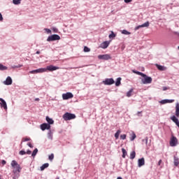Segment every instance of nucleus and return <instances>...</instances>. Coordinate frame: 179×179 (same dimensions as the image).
I'll use <instances>...</instances> for the list:
<instances>
[{"instance_id": "obj_29", "label": "nucleus", "mask_w": 179, "mask_h": 179, "mask_svg": "<svg viewBox=\"0 0 179 179\" xmlns=\"http://www.w3.org/2000/svg\"><path fill=\"white\" fill-rule=\"evenodd\" d=\"M38 152V150L37 148H35L31 154L32 157H35L36 155H37Z\"/></svg>"}, {"instance_id": "obj_7", "label": "nucleus", "mask_w": 179, "mask_h": 179, "mask_svg": "<svg viewBox=\"0 0 179 179\" xmlns=\"http://www.w3.org/2000/svg\"><path fill=\"white\" fill-rule=\"evenodd\" d=\"M169 143L170 146H177V144L178 143V140L177 139V137L172 136Z\"/></svg>"}, {"instance_id": "obj_61", "label": "nucleus", "mask_w": 179, "mask_h": 179, "mask_svg": "<svg viewBox=\"0 0 179 179\" xmlns=\"http://www.w3.org/2000/svg\"><path fill=\"white\" fill-rule=\"evenodd\" d=\"M178 36H179V33L178 34Z\"/></svg>"}, {"instance_id": "obj_44", "label": "nucleus", "mask_w": 179, "mask_h": 179, "mask_svg": "<svg viewBox=\"0 0 179 179\" xmlns=\"http://www.w3.org/2000/svg\"><path fill=\"white\" fill-rule=\"evenodd\" d=\"M125 3H129V2H132V0H124Z\"/></svg>"}, {"instance_id": "obj_55", "label": "nucleus", "mask_w": 179, "mask_h": 179, "mask_svg": "<svg viewBox=\"0 0 179 179\" xmlns=\"http://www.w3.org/2000/svg\"><path fill=\"white\" fill-rule=\"evenodd\" d=\"M145 143H148V137L145 138Z\"/></svg>"}, {"instance_id": "obj_30", "label": "nucleus", "mask_w": 179, "mask_h": 179, "mask_svg": "<svg viewBox=\"0 0 179 179\" xmlns=\"http://www.w3.org/2000/svg\"><path fill=\"white\" fill-rule=\"evenodd\" d=\"M20 2H22V0H13L14 5H20Z\"/></svg>"}, {"instance_id": "obj_53", "label": "nucleus", "mask_w": 179, "mask_h": 179, "mask_svg": "<svg viewBox=\"0 0 179 179\" xmlns=\"http://www.w3.org/2000/svg\"><path fill=\"white\" fill-rule=\"evenodd\" d=\"M35 100H36V101H40V99L36 98Z\"/></svg>"}, {"instance_id": "obj_3", "label": "nucleus", "mask_w": 179, "mask_h": 179, "mask_svg": "<svg viewBox=\"0 0 179 179\" xmlns=\"http://www.w3.org/2000/svg\"><path fill=\"white\" fill-rule=\"evenodd\" d=\"M75 118H76V115L73 113H66L63 115L64 121H71V120H75Z\"/></svg>"}, {"instance_id": "obj_31", "label": "nucleus", "mask_w": 179, "mask_h": 179, "mask_svg": "<svg viewBox=\"0 0 179 179\" xmlns=\"http://www.w3.org/2000/svg\"><path fill=\"white\" fill-rule=\"evenodd\" d=\"M8 67L3 66L2 64H0V71H6Z\"/></svg>"}, {"instance_id": "obj_34", "label": "nucleus", "mask_w": 179, "mask_h": 179, "mask_svg": "<svg viewBox=\"0 0 179 179\" xmlns=\"http://www.w3.org/2000/svg\"><path fill=\"white\" fill-rule=\"evenodd\" d=\"M136 138V134H135V133H133L131 135V137L130 138V140L135 141Z\"/></svg>"}, {"instance_id": "obj_24", "label": "nucleus", "mask_w": 179, "mask_h": 179, "mask_svg": "<svg viewBox=\"0 0 179 179\" xmlns=\"http://www.w3.org/2000/svg\"><path fill=\"white\" fill-rule=\"evenodd\" d=\"M122 157H123V159H125V157L127 155V150H124V148H122Z\"/></svg>"}, {"instance_id": "obj_57", "label": "nucleus", "mask_w": 179, "mask_h": 179, "mask_svg": "<svg viewBox=\"0 0 179 179\" xmlns=\"http://www.w3.org/2000/svg\"><path fill=\"white\" fill-rule=\"evenodd\" d=\"M36 54H40V51H36Z\"/></svg>"}, {"instance_id": "obj_46", "label": "nucleus", "mask_w": 179, "mask_h": 179, "mask_svg": "<svg viewBox=\"0 0 179 179\" xmlns=\"http://www.w3.org/2000/svg\"><path fill=\"white\" fill-rule=\"evenodd\" d=\"M141 27H141V25H138L135 28V30H139V29H141Z\"/></svg>"}, {"instance_id": "obj_18", "label": "nucleus", "mask_w": 179, "mask_h": 179, "mask_svg": "<svg viewBox=\"0 0 179 179\" xmlns=\"http://www.w3.org/2000/svg\"><path fill=\"white\" fill-rule=\"evenodd\" d=\"M162 104H166L167 103H174V99H164L161 101Z\"/></svg>"}, {"instance_id": "obj_48", "label": "nucleus", "mask_w": 179, "mask_h": 179, "mask_svg": "<svg viewBox=\"0 0 179 179\" xmlns=\"http://www.w3.org/2000/svg\"><path fill=\"white\" fill-rule=\"evenodd\" d=\"M27 155H31V150H27Z\"/></svg>"}, {"instance_id": "obj_13", "label": "nucleus", "mask_w": 179, "mask_h": 179, "mask_svg": "<svg viewBox=\"0 0 179 179\" xmlns=\"http://www.w3.org/2000/svg\"><path fill=\"white\" fill-rule=\"evenodd\" d=\"M108 45H110V42L106 41L101 43L100 48L106 50V48H107Z\"/></svg>"}, {"instance_id": "obj_19", "label": "nucleus", "mask_w": 179, "mask_h": 179, "mask_svg": "<svg viewBox=\"0 0 179 179\" xmlns=\"http://www.w3.org/2000/svg\"><path fill=\"white\" fill-rule=\"evenodd\" d=\"M46 121L49 125H52V124H54V120L48 116L46 117Z\"/></svg>"}, {"instance_id": "obj_37", "label": "nucleus", "mask_w": 179, "mask_h": 179, "mask_svg": "<svg viewBox=\"0 0 179 179\" xmlns=\"http://www.w3.org/2000/svg\"><path fill=\"white\" fill-rule=\"evenodd\" d=\"M120 139H122L123 141L127 139V134H122L120 136Z\"/></svg>"}, {"instance_id": "obj_28", "label": "nucleus", "mask_w": 179, "mask_h": 179, "mask_svg": "<svg viewBox=\"0 0 179 179\" xmlns=\"http://www.w3.org/2000/svg\"><path fill=\"white\" fill-rule=\"evenodd\" d=\"M120 134H121V130H117V132L115 134V139H118V138H120Z\"/></svg>"}, {"instance_id": "obj_14", "label": "nucleus", "mask_w": 179, "mask_h": 179, "mask_svg": "<svg viewBox=\"0 0 179 179\" xmlns=\"http://www.w3.org/2000/svg\"><path fill=\"white\" fill-rule=\"evenodd\" d=\"M4 85H6L7 86H9V85H12V78L10 76L7 77L6 80L3 82Z\"/></svg>"}, {"instance_id": "obj_1", "label": "nucleus", "mask_w": 179, "mask_h": 179, "mask_svg": "<svg viewBox=\"0 0 179 179\" xmlns=\"http://www.w3.org/2000/svg\"><path fill=\"white\" fill-rule=\"evenodd\" d=\"M11 167L13 169V173L16 176L18 173V174L22 171V167L20 166V164H18L17 162L13 160L11 162Z\"/></svg>"}, {"instance_id": "obj_35", "label": "nucleus", "mask_w": 179, "mask_h": 179, "mask_svg": "<svg viewBox=\"0 0 179 179\" xmlns=\"http://www.w3.org/2000/svg\"><path fill=\"white\" fill-rule=\"evenodd\" d=\"M84 52H90V48H87V46L84 47Z\"/></svg>"}, {"instance_id": "obj_45", "label": "nucleus", "mask_w": 179, "mask_h": 179, "mask_svg": "<svg viewBox=\"0 0 179 179\" xmlns=\"http://www.w3.org/2000/svg\"><path fill=\"white\" fill-rule=\"evenodd\" d=\"M1 164H3V166H5V164H6V161L2 160L1 161Z\"/></svg>"}, {"instance_id": "obj_33", "label": "nucleus", "mask_w": 179, "mask_h": 179, "mask_svg": "<svg viewBox=\"0 0 179 179\" xmlns=\"http://www.w3.org/2000/svg\"><path fill=\"white\" fill-rule=\"evenodd\" d=\"M122 34H125L126 36H128V35L131 34V32L124 29L123 31H122Z\"/></svg>"}, {"instance_id": "obj_39", "label": "nucleus", "mask_w": 179, "mask_h": 179, "mask_svg": "<svg viewBox=\"0 0 179 179\" xmlns=\"http://www.w3.org/2000/svg\"><path fill=\"white\" fill-rule=\"evenodd\" d=\"M48 138L49 139H52V133H51V131L48 132Z\"/></svg>"}, {"instance_id": "obj_51", "label": "nucleus", "mask_w": 179, "mask_h": 179, "mask_svg": "<svg viewBox=\"0 0 179 179\" xmlns=\"http://www.w3.org/2000/svg\"><path fill=\"white\" fill-rule=\"evenodd\" d=\"M28 146H29V148H33V145H31L30 143L28 144Z\"/></svg>"}, {"instance_id": "obj_52", "label": "nucleus", "mask_w": 179, "mask_h": 179, "mask_svg": "<svg viewBox=\"0 0 179 179\" xmlns=\"http://www.w3.org/2000/svg\"><path fill=\"white\" fill-rule=\"evenodd\" d=\"M163 90H164V91H166V90H167V87H163Z\"/></svg>"}, {"instance_id": "obj_60", "label": "nucleus", "mask_w": 179, "mask_h": 179, "mask_svg": "<svg viewBox=\"0 0 179 179\" xmlns=\"http://www.w3.org/2000/svg\"><path fill=\"white\" fill-rule=\"evenodd\" d=\"M56 179H59V178H57Z\"/></svg>"}, {"instance_id": "obj_17", "label": "nucleus", "mask_w": 179, "mask_h": 179, "mask_svg": "<svg viewBox=\"0 0 179 179\" xmlns=\"http://www.w3.org/2000/svg\"><path fill=\"white\" fill-rule=\"evenodd\" d=\"M155 66L159 69V71H166L167 69L166 66L159 64H155Z\"/></svg>"}, {"instance_id": "obj_21", "label": "nucleus", "mask_w": 179, "mask_h": 179, "mask_svg": "<svg viewBox=\"0 0 179 179\" xmlns=\"http://www.w3.org/2000/svg\"><path fill=\"white\" fill-rule=\"evenodd\" d=\"M136 156V152H135V151H132L130 153V159H131V160H134V159H135Z\"/></svg>"}, {"instance_id": "obj_36", "label": "nucleus", "mask_w": 179, "mask_h": 179, "mask_svg": "<svg viewBox=\"0 0 179 179\" xmlns=\"http://www.w3.org/2000/svg\"><path fill=\"white\" fill-rule=\"evenodd\" d=\"M115 37V34L113 31L109 35V38H114Z\"/></svg>"}, {"instance_id": "obj_5", "label": "nucleus", "mask_w": 179, "mask_h": 179, "mask_svg": "<svg viewBox=\"0 0 179 179\" xmlns=\"http://www.w3.org/2000/svg\"><path fill=\"white\" fill-rule=\"evenodd\" d=\"M44 72H47V69H45V68H41V69H38L36 70H33L29 71V73H43Z\"/></svg>"}, {"instance_id": "obj_41", "label": "nucleus", "mask_w": 179, "mask_h": 179, "mask_svg": "<svg viewBox=\"0 0 179 179\" xmlns=\"http://www.w3.org/2000/svg\"><path fill=\"white\" fill-rule=\"evenodd\" d=\"M52 31H53L54 33H58V29L54 27V28H52Z\"/></svg>"}, {"instance_id": "obj_43", "label": "nucleus", "mask_w": 179, "mask_h": 179, "mask_svg": "<svg viewBox=\"0 0 179 179\" xmlns=\"http://www.w3.org/2000/svg\"><path fill=\"white\" fill-rule=\"evenodd\" d=\"M3 20V17H2V14L0 13V22H2Z\"/></svg>"}, {"instance_id": "obj_2", "label": "nucleus", "mask_w": 179, "mask_h": 179, "mask_svg": "<svg viewBox=\"0 0 179 179\" xmlns=\"http://www.w3.org/2000/svg\"><path fill=\"white\" fill-rule=\"evenodd\" d=\"M142 77L143 78H141V82L143 85H149L152 83L153 80L151 77L148 76L146 74H143Z\"/></svg>"}, {"instance_id": "obj_26", "label": "nucleus", "mask_w": 179, "mask_h": 179, "mask_svg": "<svg viewBox=\"0 0 179 179\" xmlns=\"http://www.w3.org/2000/svg\"><path fill=\"white\" fill-rule=\"evenodd\" d=\"M133 73H136V75H139L140 76H143L145 73L140 72V71H136L135 70L132 71Z\"/></svg>"}, {"instance_id": "obj_15", "label": "nucleus", "mask_w": 179, "mask_h": 179, "mask_svg": "<svg viewBox=\"0 0 179 179\" xmlns=\"http://www.w3.org/2000/svg\"><path fill=\"white\" fill-rule=\"evenodd\" d=\"M138 167H142V166H145V158H141L138 161Z\"/></svg>"}, {"instance_id": "obj_27", "label": "nucleus", "mask_w": 179, "mask_h": 179, "mask_svg": "<svg viewBox=\"0 0 179 179\" xmlns=\"http://www.w3.org/2000/svg\"><path fill=\"white\" fill-rule=\"evenodd\" d=\"M132 93H134V89H131V90L127 93V97H131V96H132Z\"/></svg>"}, {"instance_id": "obj_59", "label": "nucleus", "mask_w": 179, "mask_h": 179, "mask_svg": "<svg viewBox=\"0 0 179 179\" xmlns=\"http://www.w3.org/2000/svg\"><path fill=\"white\" fill-rule=\"evenodd\" d=\"M17 174H18V176H17V177H19V173H17Z\"/></svg>"}, {"instance_id": "obj_23", "label": "nucleus", "mask_w": 179, "mask_h": 179, "mask_svg": "<svg viewBox=\"0 0 179 179\" xmlns=\"http://www.w3.org/2000/svg\"><path fill=\"white\" fill-rule=\"evenodd\" d=\"M48 166H50V164L48 163L44 164L43 166H41V171H43L45 170V169H47V167H48Z\"/></svg>"}, {"instance_id": "obj_20", "label": "nucleus", "mask_w": 179, "mask_h": 179, "mask_svg": "<svg viewBox=\"0 0 179 179\" xmlns=\"http://www.w3.org/2000/svg\"><path fill=\"white\" fill-rule=\"evenodd\" d=\"M176 116L178 118L179 117V103H176Z\"/></svg>"}, {"instance_id": "obj_22", "label": "nucleus", "mask_w": 179, "mask_h": 179, "mask_svg": "<svg viewBox=\"0 0 179 179\" xmlns=\"http://www.w3.org/2000/svg\"><path fill=\"white\" fill-rule=\"evenodd\" d=\"M174 166H176V167H177L179 164V159L176 157H174Z\"/></svg>"}, {"instance_id": "obj_56", "label": "nucleus", "mask_w": 179, "mask_h": 179, "mask_svg": "<svg viewBox=\"0 0 179 179\" xmlns=\"http://www.w3.org/2000/svg\"><path fill=\"white\" fill-rule=\"evenodd\" d=\"M142 112H138L137 115H139Z\"/></svg>"}, {"instance_id": "obj_8", "label": "nucleus", "mask_w": 179, "mask_h": 179, "mask_svg": "<svg viewBox=\"0 0 179 179\" xmlns=\"http://www.w3.org/2000/svg\"><path fill=\"white\" fill-rule=\"evenodd\" d=\"M0 106L1 108H3L4 110H8V105L6 104V101L3 100V99L0 98Z\"/></svg>"}, {"instance_id": "obj_40", "label": "nucleus", "mask_w": 179, "mask_h": 179, "mask_svg": "<svg viewBox=\"0 0 179 179\" xmlns=\"http://www.w3.org/2000/svg\"><path fill=\"white\" fill-rule=\"evenodd\" d=\"M29 141H30V138H24L22 139V142H27Z\"/></svg>"}, {"instance_id": "obj_54", "label": "nucleus", "mask_w": 179, "mask_h": 179, "mask_svg": "<svg viewBox=\"0 0 179 179\" xmlns=\"http://www.w3.org/2000/svg\"><path fill=\"white\" fill-rule=\"evenodd\" d=\"M12 68H13V69H15V68H17V67H16V66H13Z\"/></svg>"}, {"instance_id": "obj_4", "label": "nucleus", "mask_w": 179, "mask_h": 179, "mask_svg": "<svg viewBox=\"0 0 179 179\" xmlns=\"http://www.w3.org/2000/svg\"><path fill=\"white\" fill-rule=\"evenodd\" d=\"M57 40H61V37L59 35L53 34L48 38L47 41H55Z\"/></svg>"}, {"instance_id": "obj_9", "label": "nucleus", "mask_w": 179, "mask_h": 179, "mask_svg": "<svg viewBox=\"0 0 179 179\" xmlns=\"http://www.w3.org/2000/svg\"><path fill=\"white\" fill-rule=\"evenodd\" d=\"M103 85H114V79L113 78H106L104 81H103Z\"/></svg>"}, {"instance_id": "obj_50", "label": "nucleus", "mask_w": 179, "mask_h": 179, "mask_svg": "<svg viewBox=\"0 0 179 179\" xmlns=\"http://www.w3.org/2000/svg\"><path fill=\"white\" fill-rule=\"evenodd\" d=\"M162 159H160V160L158 162V166H160V165L162 164Z\"/></svg>"}, {"instance_id": "obj_10", "label": "nucleus", "mask_w": 179, "mask_h": 179, "mask_svg": "<svg viewBox=\"0 0 179 179\" xmlns=\"http://www.w3.org/2000/svg\"><path fill=\"white\" fill-rule=\"evenodd\" d=\"M45 69H46V71H49L50 72H52V71H57V69H59V67L50 65V66H48Z\"/></svg>"}, {"instance_id": "obj_49", "label": "nucleus", "mask_w": 179, "mask_h": 179, "mask_svg": "<svg viewBox=\"0 0 179 179\" xmlns=\"http://www.w3.org/2000/svg\"><path fill=\"white\" fill-rule=\"evenodd\" d=\"M22 66H23L22 64H18L16 66L17 68H22Z\"/></svg>"}, {"instance_id": "obj_16", "label": "nucleus", "mask_w": 179, "mask_h": 179, "mask_svg": "<svg viewBox=\"0 0 179 179\" xmlns=\"http://www.w3.org/2000/svg\"><path fill=\"white\" fill-rule=\"evenodd\" d=\"M171 120H172L173 121V122H175L176 125H177V127H178V128H179L178 119L175 115H173V116L171 117Z\"/></svg>"}, {"instance_id": "obj_42", "label": "nucleus", "mask_w": 179, "mask_h": 179, "mask_svg": "<svg viewBox=\"0 0 179 179\" xmlns=\"http://www.w3.org/2000/svg\"><path fill=\"white\" fill-rule=\"evenodd\" d=\"M20 155H26V152L24 150H21V151H20Z\"/></svg>"}, {"instance_id": "obj_62", "label": "nucleus", "mask_w": 179, "mask_h": 179, "mask_svg": "<svg viewBox=\"0 0 179 179\" xmlns=\"http://www.w3.org/2000/svg\"><path fill=\"white\" fill-rule=\"evenodd\" d=\"M1 179V178H0Z\"/></svg>"}, {"instance_id": "obj_38", "label": "nucleus", "mask_w": 179, "mask_h": 179, "mask_svg": "<svg viewBox=\"0 0 179 179\" xmlns=\"http://www.w3.org/2000/svg\"><path fill=\"white\" fill-rule=\"evenodd\" d=\"M49 160H50V162H52V160H54V154H51L50 155H49Z\"/></svg>"}, {"instance_id": "obj_32", "label": "nucleus", "mask_w": 179, "mask_h": 179, "mask_svg": "<svg viewBox=\"0 0 179 179\" xmlns=\"http://www.w3.org/2000/svg\"><path fill=\"white\" fill-rule=\"evenodd\" d=\"M149 22H146L144 24H141L140 27H149Z\"/></svg>"}, {"instance_id": "obj_47", "label": "nucleus", "mask_w": 179, "mask_h": 179, "mask_svg": "<svg viewBox=\"0 0 179 179\" xmlns=\"http://www.w3.org/2000/svg\"><path fill=\"white\" fill-rule=\"evenodd\" d=\"M47 33H51V30L50 29H45Z\"/></svg>"}, {"instance_id": "obj_58", "label": "nucleus", "mask_w": 179, "mask_h": 179, "mask_svg": "<svg viewBox=\"0 0 179 179\" xmlns=\"http://www.w3.org/2000/svg\"><path fill=\"white\" fill-rule=\"evenodd\" d=\"M13 179H16V177H13Z\"/></svg>"}, {"instance_id": "obj_12", "label": "nucleus", "mask_w": 179, "mask_h": 179, "mask_svg": "<svg viewBox=\"0 0 179 179\" xmlns=\"http://www.w3.org/2000/svg\"><path fill=\"white\" fill-rule=\"evenodd\" d=\"M99 59H110L111 57L109 55H99L98 56Z\"/></svg>"}, {"instance_id": "obj_25", "label": "nucleus", "mask_w": 179, "mask_h": 179, "mask_svg": "<svg viewBox=\"0 0 179 179\" xmlns=\"http://www.w3.org/2000/svg\"><path fill=\"white\" fill-rule=\"evenodd\" d=\"M122 78H117L116 83H115V86H120V85H121V80Z\"/></svg>"}, {"instance_id": "obj_6", "label": "nucleus", "mask_w": 179, "mask_h": 179, "mask_svg": "<svg viewBox=\"0 0 179 179\" xmlns=\"http://www.w3.org/2000/svg\"><path fill=\"white\" fill-rule=\"evenodd\" d=\"M73 94L71 92H67L66 94H62L63 100H69V99H73Z\"/></svg>"}, {"instance_id": "obj_11", "label": "nucleus", "mask_w": 179, "mask_h": 179, "mask_svg": "<svg viewBox=\"0 0 179 179\" xmlns=\"http://www.w3.org/2000/svg\"><path fill=\"white\" fill-rule=\"evenodd\" d=\"M51 125L48 124V123H43L41 124V129L42 131H45V129H50Z\"/></svg>"}]
</instances>
